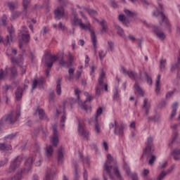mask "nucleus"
Here are the masks:
<instances>
[{"label":"nucleus","instance_id":"nucleus-49","mask_svg":"<svg viewBox=\"0 0 180 180\" xmlns=\"http://www.w3.org/2000/svg\"><path fill=\"white\" fill-rule=\"evenodd\" d=\"M98 54H99L100 60H103L104 57L106 56V51L103 50H100L98 51Z\"/></svg>","mask_w":180,"mask_h":180},{"label":"nucleus","instance_id":"nucleus-62","mask_svg":"<svg viewBox=\"0 0 180 180\" xmlns=\"http://www.w3.org/2000/svg\"><path fill=\"white\" fill-rule=\"evenodd\" d=\"M6 76V74L4 72V70L0 69V79H4V78H5Z\"/></svg>","mask_w":180,"mask_h":180},{"label":"nucleus","instance_id":"nucleus-33","mask_svg":"<svg viewBox=\"0 0 180 180\" xmlns=\"http://www.w3.org/2000/svg\"><path fill=\"white\" fill-rule=\"evenodd\" d=\"M178 108V103H173L172 106V112L169 117V119H174V117H175L176 115V109Z\"/></svg>","mask_w":180,"mask_h":180},{"label":"nucleus","instance_id":"nucleus-45","mask_svg":"<svg viewBox=\"0 0 180 180\" xmlns=\"http://www.w3.org/2000/svg\"><path fill=\"white\" fill-rule=\"evenodd\" d=\"M134 88H135L136 92H138V94H139V95H141V96H144V94L143 93V90L141 89V88H140V86H139V84H137V83H136L134 84Z\"/></svg>","mask_w":180,"mask_h":180},{"label":"nucleus","instance_id":"nucleus-63","mask_svg":"<svg viewBox=\"0 0 180 180\" xmlns=\"http://www.w3.org/2000/svg\"><path fill=\"white\" fill-rule=\"evenodd\" d=\"M174 168H175V165H172V166H170V167L167 169V170L166 171L167 174H169L170 172H172Z\"/></svg>","mask_w":180,"mask_h":180},{"label":"nucleus","instance_id":"nucleus-23","mask_svg":"<svg viewBox=\"0 0 180 180\" xmlns=\"http://www.w3.org/2000/svg\"><path fill=\"white\" fill-rule=\"evenodd\" d=\"M56 19H61L65 15L64 7L63 6H58L54 11Z\"/></svg>","mask_w":180,"mask_h":180},{"label":"nucleus","instance_id":"nucleus-51","mask_svg":"<svg viewBox=\"0 0 180 180\" xmlns=\"http://www.w3.org/2000/svg\"><path fill=\"white\" fill-rule=\"evenodd\" d=\"M55 98L56 95L54 94V92H51L49 94V103H53Z\"/></svg>","mask_w":180,"mask_h":180},{"label":"nucleus","instance_id":"nucleus-32","mask_svg":"<svg viewBox=\"0 0 180 180\" xmlns=\"http://www.w3.org/2000/svg\"><path fill=\"white\" fill-rule=\"evenodd\" d=\"M12 150V146L8 145L6 143H0V150L4 153H8Z\"/></svg>","mask_w":180,"mask_h":180},{"label":"nucleus","instance_id":"nucleus-39","mask_svg":"<svg viewBox=\"0 0 180 180\" xmlns=\"http://www.w3.org/2000/svg\"><path fill=\"white\" fill-rule=\"evenodd\" d=\"M7 5L10 11H15V9H18V2L9 1Z\"/></svg>","mask_w":180,"mask_h":180},{"label":"nucleus","instance_id":"nucleus-35","mask_svg":"<svg viewBox=\"0 0 180 180\" xmlns=\"http://www.w3.org/2000/svg\"><path fill=\"white\" fill-rule=\"evenodd\" d=\"M23 58H22V56H20L18 58H15L13 56L11 58V62L12 64H20Z\"/></svg>","mask_w":180,"mask_h":180},{"label":"nucleus","instance_id":"nucleus-21","mask_svg":"<svg viewBox=\"0 0 180 180\" xmlns=\"http://www.w3.org/2000/svg\"><path fill=\"white\" fill-rule=\"evenodd\" d=\"M153 32L156 36V37H158V39H160V40H165V34L164 33V32H162L161 30H160V27H153Z\"/></svg>","mask_w":180,"mask_h":180},{"label":"nucleus","instance_id":"nucleus-42","mask_svg":"<svg viewBox=\"0 0 180 180\" xmlns=\"http://www.w3.org/2000/svg\"><path fill=\"white\" fill-rule=\"evenodd\" d=\"M74 72H75V69L72 68H69L68 70L69 77H68V79L69 81H71L72 78H74Z\"/></svg>","mask_w":180,"mask_h":180},{"label":"nucleus","instance_id":"nucleus-27","mask_svg":"<svg viewBox=\"0 0 180 180\" xmlns=\"http://www.w3.org/2000/svg\"><path fill=\"white\" fill-rule=\"evenodd\" d=\"M35 113L39 115V119H41V120H47V115H46V113L44 112V109L38 108L36 110Z\"/></svg>","mask_w":180,"mask_h":180},{"label":"nucleus","instance_id":"nucleus-9","mask_svg":"<svg viewBox=\"0 0 180 180\" xmlns=\"http://www.w3.org/2000/svg\"><path fill=\"white\" fill-rule=\"evenodd\" d=\"M121 72L124 75H128L131 79H134V81H140L141 79V72H139V76L137 73H134L131 70H127L124 67H121Z\"/></svg>","mask_w":180,"mask_h":180},{"label":"nucleus","instance_id":"nucleus-31","mask_svg":"<svg viewBox=\"0 0 180 180\" xmlns=\"http://www.w3.org/2000/svg\"><path fill=\"white\" fill-rule=\"evenodd\" d=\"M172 155L175 161H179L180 160V149L176 148L171 152Z\"/></svg>","mask_w":180,"mask_h":180},{"label":"nucleus","instance_id":"nucleus-41","mask_svg":"<svg viewBox=\"0 0 180 180\" xmlns=\"http://www.w3.org/2000/svg\"><path fill=\"white\" fill-rule=\"evenodd\" d=\"M18 54V51L15 49L8 48L7 49L6 55L8 56V57H11V56H16Z\"/></svg>","mask_w":180,"mask_h":180},{"label":"nucleus","instance_id":"nucleus-30","mask_svg":"<svg viewBox=\"0 0 180 180\" xmlns=\"http://www.w3.org/2000/svg\"><path fill=\"white\" fill-rule=\"evenodd\" d=\"M93 123L94 124V131L98 136V134H101V125L98 123V117H96V120L93 121Z\"/></svg>","mask_w":180,"mask_h":180},{"label":"nucleus","instance_id":"nucleus-38","mask_svg":"<svg viewBox=\"0 0 180 180\" xmlns=\"http://www.w3.org/2000/svg\"><path fill=\"white\" fill-rule=\"evenodd\" d=\"M22 15V12L20 11H13L11 13V17L10 18V20H16L18 18H19Z\"/></svg>","mask_w":180,"mask_h":180},{"label":"nucleus","instance_id":"nucleus-24","mask_svg":"<svg viewBox=\"0 0 180 180\" xmlns=\"http://www.w3.org/2000/svg\"><path fill=\"white\" fill-rule=\"evenodd\" d=\"M53 153H54V148H53V146L49 145L46 147L45 156L46 157V158H51V157L53 156Z\"/></svg>","mask_w":180,"mask_h":180},{"label":"nucleus","instance_id":"nucleus-46","mask_svg":"<svg viewBox=\"0 0 180 180\" xmlns=\"http://www.w3.org/2000/svg\"><path fill=\"white\" fill-rule=\"evenodd\" d=\"M145 79L148 84L153 85V79H151V77L147 72L145 73Z\"/></svg>","mask_w":180,"mask_h":180},{"label":"nucleus","instance_id":"nucleus-2","mask_svg":"<svg viewBox=\"0 0 180 180\" xmlns=\"http://www.w3.org/2000/svg\"><path fill=\"white\" fill-rule=\"evenodd\" d=\"M116 164V161L112 157L111 154L107 155V160L104 163L103 177L104 180H108L106 175H109L111 179H112V175H115L118 179L122 180V176L119 171V167Z\"/></svg>","mask_w":180,"mask_h":180},{"label":"nucleus","instance_id":"nucleus-56","mask_svg":"<svg viewBox=\"0 0 180 180\" xmlns=\"http://www.w3.org/2000/svg\"><path fill=\"white\" fill-rule=\"evenodd\" d=\"M8 161H9V160L6 158L4 160H1L0 161V167H4V165H6V164H8Z\"/></svg>","mask_w":180,"mask_h":180},{"label":"nucleus","instance_id":"nucleus-3","mask_svg":"<svg viewBox=\"0 0 180 180\" xmlns=\"http://www.w3.org/2000/svg\"><path fill=\"white\" fill-rule=\"evenodd\" d=\"M20 116V108H18L15 112H10L6 115H4L0 120V126H5V124H15Z\"/></svg>","mask_w":180,"mask_h":180},{"label":"nucleus","instance_id":"nucleus-61","mask_svg":"<svg viewBox=\"0 0 180 180\" xmlns=\"http://www.w3.org/2000/svg\"><path fill=\"white\" fill-rule=\"evenodd\" d=\"M148 174H150V170H148V169H144L143 170H142V175L143 176H147Z\"/></svg>","mask_w":180,"mask_h":180},{"label":"nucleus","instance_id":"nucleus-59","mask_svg":"<svg viewBox=\"0 0 180 180\" xmlns=\"http://www.w3.org/2000/svg\"><path fill=\"white\" fill-rule=\"evenodd\" d=\"M26 73V66H20V75H23Z\"/></svg>","mask_w":180,"mask_h":180},{"label":"nucleus","instance_id":"nucleus-22","mask_svg":"<svg viewBox=\"0 0 180 180\" xmlns=\"http://www.w3.org/2000/svg\"><path fill=\"white\" fill-rule=\"evenodd\" d=\"M57 160L58 164H63L64 162V148L59 147L57 150Z\"/></svg>","mask_w":180,"mask_h":180},{"label":"nucleus","instance_id":"nucleus-10","mask_svg":"<svg viewBox=\"0 0 180 180\" xmlns=\"http://www.w3.org/2000/svg\"><path fill=\"white\" fill-rule=\"evenodd\" d=\"M18 37L21 39L22 41L24 43H29L30 40V34L26 27L23 26L22 30H19Z\"/></svg>","mask_w":180,"mask_h":180},{"label":"nucleus","instance_id":"nucleus-47","mask_svg":"<svg viewBox=\"0 0 180 180\" xmlns=\"http://www.w3.org/2000/svg\"><path fill=\"white\" fill-rule=\"evenodd\" d=\"M124 13L127 15V16H129V18H133L136 13L133 11H131L130 10H124Z\"/></svg>","mask_w":180,"mask_h":180},{"label":"nucleus","instance_id":"nucleus-50","mask_svg":"<svg viewBox=\"0 0 180 180\" xmlns=\"http://www.w3.org/2000/svg\"><path fill=\"white\" fill-rule=\"evenodd\" d=\"M103 112V109L102 108V107H99L98 109H97L96 115L95 116L94 120H96V117L98 119V116H101V115H102Z\"/></svg>","mask_w":180,"mask_h":180},{"label":"nucleus","instance_id":"nucleus-55","mask_svg":"<svg viewBox=\"0 0 180 180\" xmlns=\"http://www.w3.org/2000/svg\"><path fill=\"white\" fill-rule=\"evenodd\" d=\"M176 139H178V133L174 132L172 136V142L171 144H174V143H175V140H176Z\"/></svg>","mask_w":180,"mask_h":180},{"label":"nucleus","instance_id":"nucleus-52","mask_svg":"<svg viewBox=\"0 0 180 180\" xmlns=\"http://www.w3.org/2000/svg\"><path fill=\"white\" fill-rule=\"evenodd\" d=\"M165 64H167V60L166 59L160 60V70H165Z\"/></svg>","mask_w":180,"mask_h":180},{"label":"nucleus","instance_id":"nucleus-48","mask_svg":"<svg viewBox=\"0 0 180 180\" xmlns=\"http://www.w3.org/2000/svg\"><path fill=\"white\" fill-rule=\"evenodd\" d=\"M148 156L150 155V159L148 161V164L149 165H153V164H154V161H155V155H151V153L150 155H146Z\"/></svg>","mask_w":180,"mask_h":180},{"label":"nucleus","instance_id":"nucleus-44","mask_svg":"<svg viewBox=\"0 0 180 180\" xmlns=\"http://www.w3.org/2000/svg\"><path fill=\"white\" fill-rule=\"evenodd\" d=\"M108 50L109 51H111V53L113 52V51L115 50V43H113V41H108Z\"/></svg>","mask_w":180,"mask_h":180},{"label":"nucleus","instance_id":"nucleus-29","mask_svg":"<svg viewBox=\"0 0 180 180\" xmlns=\"http://www.w3.org/2000/svg\"><path fill=\"white\" fill-rule=\"evenodd\" d=\"M161 81V75H158L155 82V92L156 94H160V92L161 91V84L160 82Z\"/></svg>","mask_w":180,"mask_h":180},{"label":"nucleus","instance_id":"nucleus-26","mask_svg":"<svg viewBox=\"0 0 180 180\" xmlns=\"http://www.w3.org/2000/svg\"><path fill=\"white\" fill-rule=\"evenodd\" d=\"M43 77H41L39 80L34 79L32 82V89H36L37 86H39V88H43Z\"/></svg>","mask_w":180,"mask_h":180},{"label":"nucleus","instance_id":"nucleus-11","mask_svg":"<svg viewBox=\"0 0 180 180\" xmlns=\"http://www.w3.org/2000/svg\"><path fill=\"white\" fill-rule=\"evenodd\" d=\"M114 129V133L117 136H120V137H123V133L124 130V127L122 124H117L116 121H114V123L110 124V129Z\"/></svg>","mask_w":180,"mask_h":180},{"label":"nucleus","instance_id":"nucleus-43","mask_svg":"<svg viewBox=\"0 0 180 180\" xmlns=\"http://www.w3.org/2000/svg\"><path fill=\"white\" fill-rule=\"evenodd\" d=\"M31 0H22V6L24 8V12H26L29 5L30 4Z\"/></svg>","mask_w":180,"mask_h":180},{"label":"nucleus","instance_id":"nucleus-25","mask_svg":"<svg viewBox=\"0 0 180 180\" xmlns=\"http://www.w3.org/2000/svg\"><path fill=\"white\" fill-rule=\"evenodd\" d=\"M53 174H54V169L51 168H47L45 173L44 180H53Z\"/></svg>","mask_w":180,"mask_h":180},{"label":"nucleus","instance_id":"nucleus-13","mask_svg":"<svg viewBox=\"0 0 180 180\" xmlns=\"http://www.w3.org/2000/svg\"><path fill=\"white\" fill-rule=\"evenodd\" d=\"M153 137H148L146 146L143 150V155H150V154H153V151H154V148L153 147Z\"/></svg>","mask_w":180,"mask_h":180},{"label":"nucleus","instance_id":"nucleus-8","mask_svg":"<svg viewBox=\"0 0 180 180\" xmlns=\"http://www.w3.org/2000/svg\"><path fill=\"white\" fill-rule=\"evenodd\" d=\"M34 151L36 154L31 157V158H33V162H34L35 167H40L41 162H43V158H41V154H40V146H39V144L36 143L34 145Z\"/></svg>","mask_w":180,"mask_h":180},{"label":"nucleus","instance_id":"nucleus-6","mask_svg":"<svg viewBox=\"0 0 180 180\" xmlns=\"http://www.w3.org/2000/svg\"><path fill=\"white\" fill-rule=\"evenodd\" d=\"M106 78V73L102 70L98 77V83L96 86V94L99 96L101 95V91L105 89V91H108V84L104 82Z\"/></svg>","mask_w":180,"mask_h":180},{"label":"nucleus","instance_id":"nucleus-57","mask_svg":"<svg viewBox=\"0 0 180 180\" xmlns=\"http://www.w3.org/2000/svg\"><path fill=\"white\" fill-rule=\"evenodd\" d=\"M11 88H12V86H11L9 84H6L5 86H3V91L4 92H8V91H9V89H11Z\"/></svg>","mask_w":180,"mask_h":180},{"label":"nucleus","instance_id":"nucleus-17","mask_svg":"<svg viewBox=\"0 0 180 180\" xmlns=\"http://www.w3.org/2000/svg\"><path fill=\"white\" fill-rule=\"evenodd\" d=\"M57 113L58 115H61L62 113L63 115L60 119V126L62 129H63L65 126L64 123H65V120L67 119V117H65V104H63V105L62 106H58V108L57 109Z\"/></svg>","mask_w":180,"mask_h":180},{"label":"nucleus","instance_id":"nucleus-54","mask_svg":"<svg viewBox=\"0 0 180 180\" xmlns=\"http://www.w3.org/2000/svg\"><path fill=\"white\" fill-rule=\"evenodd\" d=\"M118 19L120 22H122V23H124V22L126 21V16H124V15L123 14H120L118 16Z\"/></svg>","mask_w":180,"mask_h":180},{"label":"nucleus","instance_id":"nucleus-4","mask_svg":"<svg viewBox=\"0 0 180 180\" xmlns=\"http://www.w3.org/2000/svg\"><path fill=\"white\" fill-rule=\"evenodd\" d=\"M79 94H81V91H79V89H75V95L77 97L76 102H77L78 105L80 106V108H81V109H82V110H85L86 112H88V110H91V106H89L85 103H86V102H91V101L94 99V97L89 96V93L84 92L85 96H88V98L86 99V101L84 103H82L81 99H79Z\"/></svg>","mask_w":180,"mask_h":180},{"label":"nucleus","instance_id":"nucleus-64","mask_svg":"<svg viewBox=\"0 0 180 180\" xmlns=\"http://www.w3.org/2000/svg\"><path fill=\"white\" fill-rule=\"evenodd\" d=\"M110 6H112V8H114L115 9H116V8H117V3L115 2V1H111Z\"/></svg>","mask_w":180,"mask_h":180},{"label":"nucleus","instance_id":"nucleus-14","mask_svg":"<svg viewBox=\"0 0 180 180\" xmlns=\"http://www.w3.org/2000/svg\"><path fill=\"white\" fill-rule=\"evenodd\" d=\"M22 161H23V158L22 157L20 156L17 157L15 160L11 163L10 167L7 171V172L8 174H11V172H13L15 169H16L17 168H19V165H20V163L22 162Z\"/></svg>","mask_w":180,"mask_h":180},{"label":"nucleus","instance_id":"nucleus-34","mask_svg":"<svg viewBox=\"0 0 180 180\" xmlns=\"http://www.w3.org/2000/svg\"><path fill=\"white\" fill-rule=\"evenodd\" d=\"M23 94V90L22 88H18L15 91V101L18 102V101H20L22 99V95Z\"/></svg>","mask_w":180,"mask_h":180},{"label":"nucleus","instance_id":"nucleus-18","mask_svg":"<svg viewBox=\"0 0 180 180\" xmlns=\"http://www.w3.org/2000/svg\"><path fill=\"white\" fill-rule=\"evenodd\" d=\"M142 108L145 116L150 115V110L151 109V104L148 102V98H144L142 104Z\"/></svg>","mask_w":180,"mask_h":180},{"label":"nucleus","instance_id":"nucleus-40","mask_svg":"<svg viewBox=\"0 0 180 180\" xmlns=\"http://www.w3.org/2000/svg\"><path fill=\"white\" fill-rule=\"evenodd\" d=\"M115 27L117 30V34L121 37H123V36H124V31H123V29H122V27H120L117 24H115Z\"/></svg>","mask_w":180,"mask_h":180},{"label":"nucleus","instance_id":"nucleus-15","mask_svg":"<svg viewBox=\"0 0 180 180\" xmlns=\"http://www.w3.org/2000/svg\"><path fill=\"white\" fill-rule=\"evenodd\" d=\"M68 62H65L64 60V57L59 60V64L61 67H66V68H70L72 65V60H74V56L71 54V52H68Z\"/></svg>","mask_w":180,"mask_h":180},{"label":"nucleus","instance_id":"nucleus-36","mask_svg":"<svg viewBox=\"0 0 180 180\" xmlns=\"http://www.w3.org/2000/svg\"><path fill=\"white\" fill-rule=\"evenodd\" d=\"M160 18H162V22L165 23L167 27H169V32H171V30L169 29V22H168V18H167V16H165L164 13L160 12Z\"/></svg>","mask_w":180,"mask_h":180},{"label":"nucleus","instance_id":"nucleus-1","mask_svg":"<svg viewBox=\"0 0 180 180\" xmlns=\"http://www.w3.org/2000/svg\"><path fill=\"white\" fill-rule=\"evenodd\" d=\"M79 13L85 22H82V20L78 18L77 16H75L73 20L72 21V25H73V26H79L80 29H82L83 30H89L90 32L91 42L94 46V51L95 54H96V43L98 42V40L96 39L95 32H94V30H92V26L91 25V23H89V21H88V18H86L85 15H84V13L80 11Z\"/></svg>","mask_w":180,"mask_h":180},{"label":"nucleus","instance_id":"nucleus-20","mask_svg":"<svg viewBox=\"0 0 180 180\" xmlns=\"http://www.w3.org/2000/svg\"><path fill=\"white\" fill-rule=\"evenodd\" d=\"M123 168L126 171L127 175H128V176H130L132 180H139L137 174L136 173L130 174V167H129V165H127V163L124 162Z\"/></svg>","mask_w":180,"mask_h":180},{"label":"nucleus","instance_id":"nucleus-19","mask_svg":"<svg viewBox=\"0 0 180 180\" xmlns=\"http://www.w3.org/2000/svg\"><path fill=\"white\" fill-rule=\"evenodd\" d=\"M33 164V158H28L25 162V166L23 169H21V172H29L32 169V165Z\"/></svg>","mask_w":180,"mask_h":180},{"label":"nucleus","instance_id":"nucleus-5","mask_svg":"<svg viewBox=\"0 0 180 180\" xmlns=\"http://www.w3.org/2000/svg\"><path fill=\"white\" fill-rule=\"evenodd\" d=\"M58 60V56L56 55H51L50 53H47L44 55L42 58V63H46L49 69L46 70L45 75L46 77H50V68L53 67V64L54 62Z\"/></svg>","mask_w":180,"mask_h":180},{"label":"nucleus","instance_id":"nucleus-53","mask_svg":"<svg viewBox=\"0 0 180 180\" xmlns=\"http://www.w3.org/2000/svg\"><path fill=\"white\" fill-rule=\"evenodd\" d=\"M86 11L90 16H96V11L91 9H87Z\"/></svg>","mask_w":180,"mask_h":180},{"label":"nucleus","instance_id":"nucleus-58","mask_svg":"<svg viewBox=\"0 0 180 180\" xmlns=\"http://www.w3.org/2000/svg\"><path fill=\"white\" fill-rule=\"evenodd\" d=\"M6 20H8V17L4 15L1 19V22L4 26H6Z\"/></svg>","mask_w":180,"mask_h":180},{"label":"nucleus","instance_id":"nucleus-16","mask_svg":"<svg viewBox=\"0 0 180 180\" xmlns=\"http://www.w3.org/2000/svg\"><path fill=\"white\" fill-rule=\"evenodd\" d=\"M53 136L51 139V142L54 147L58 146V131L57 130V124H53Z\"/></svg>","mask_w":180,"mask_h":180},{"label":"nucleus","instance_id":"nucleus-12","mask_svg":"<svg viewBox=\"0 0 180 180\" xmlns=\"http://www.w3.org/2000/svg\"><path fill=\"white\" fill-rule=\"evenodd\" d=\"M85 125L84 124V120H78V133L84 137V139H88L89 137V132L85 129Z\"/></svg>","mask_w":180,"mask_h":180},{"label":"nucleus","instance_id":"nucleus-7","mask_svg":"<svg viewBox=\"0 0 180 180\" xmlns=\"http://www.w3.org/2000/svg\"><path fill=\"white\" fill-rule=\"evenodd\" d=\"M8 33L6 39L4 40V37L0 35V43H3L4 46H9L11 41H13L16 39V35L15 34V28L13 26L11 25L8 27Z\"/></svg>","mask_w":180,"mask_h":180},{"label":"nucleus","instance_id":"nucleus-28","mask_svg":"<svg viewBox=\"0 0 180 180\" xmlns=\"http://www.w3.org/2000/svg\"><path fill=\"white\" fill-rule=\"evenodd\" d=\"M61 81H63V77H59L56 79V94L57 95H61Z\"/></svg>","mask_w":180,"mask_h":180},{"label":"nucleus","instance_id":"nucleus-37","mask_svg":"<svg viewBox=\"0 0 180 180\" xmlns=\"http://www.w3.org/2000/svg\"><path fill=\"white\" fill-rule=\"evenodd\" d=\"M10 72L11 78H16V77H18V69H16L15 65H13L10 68Z\"/></svg>","mask_w":180,"mask_h":180},{"label":"nucleus","instance_id":"nucleus-60","mask_svg":"<svg viewBox=\"0 0 180 180\" xmlns=\"http://www.w3.org/2000/svg\"><path fill=\"white\" fill-rule=\"evenodd\" d=\"M79 176L78 175V169L77 167L75 168V176L73 180H79Z\"/></svg>","mask_w":180,"mask_h":180}]
</instances>
